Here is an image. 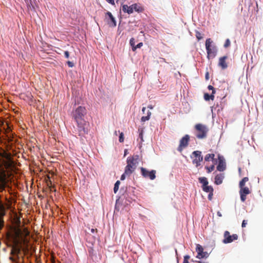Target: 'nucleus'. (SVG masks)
Listing matches in <instances>:
<instances>
[{
	"label": "nucleus",
	"mask_w": 263,
	"mask_h": 263,
	"mask_svg": "<svg viewBox=\"0 0 263 263\" xmlns=\"http://www.w3.org/2000/svg\"><path fill=\"white\" fill-rule=\"evenodd\" d=\"M139 156L134 155L128 157L127 159V165L125 168V174L130 176L136 170L138 163Z\"/></svg>",
	"instance_id": "nucleus-1"
},
{
	"label": "nucleus",
	"mask_w": 263,
	"mask_h": 263,
	"mask_svg": "<svg viewBox=\"0 0 263 263\" xmlns=\"http://www.w3.org/2000/svg\"><path fill=\"white\" fill-rule=\"evenodd\" d=\"M208 132L209 128L204 124L198 123L194 126V134L198 139H205Z\"/></svg>",
	"instance_id": "nucleus-2"
},
{
	"label": "nucleus",
	"mask_w": 263,
	"mask_h": 263,
	"mask_svg": "<svg viewBox=\"0 0 263 263\" xmlns=\"http://www.w3.org/2000/svg\"><path fill=\"white\" fill-rule=\"evenodd\" d=\"M77 127H74L76 134H78L81 138L84 137L88 134L87 123L86 121L77 122Z\"/></svg>",
	"instance_id": "nucleus-3"
},
{
	"label": "nucleus",
	"mask_w": 263,
	"mask_h": 263,
	"mask_svg": "<svg viewBox=\"0 0 263 263\" xmlns=\"http://www.w3.org/2000/svg\"><path fill=\"white\" fill-rule=\"evenodd\" d=\"M86 114V109L84 107L79 106L72 112V118L75 122L85 121L84 119V116Z\"/></svg>",
	"instance_id": "nucleus-4"
},
{
	"label": "nucleus",
	"mask_w": 263,
	"mask_h": 263,
	"mask_svg": "<svg viewBox=\"0 0 263 263\" xmlns=\"http://www.w3.org/2000/svg\"><path fill=\"white\" fill-rule=\"evenodd\" d=\"M213 41L211 39H206L205 41V48L207 52V58L210 59L211 58H214L217 53V49L215 46L212 45Z\"/></svg>",
	"instance_id": "nucleus-5"
},
{
	"label": "nucleus",
	"mask_w": 263,
	"mask_h": 263,
	"mask_svg": "<svg viewBox=\"0 0 263 263\" xmlns=\"http://www.w3.org/2000/svg\"><path fill=\"white\" fill-rule=\"evenodd\" d=\"M192 159V163L198 167L201 165V162L203 161V156L201 155V152L199 151H194L191 156Z\"/></svg>",
	"instance_id": "nucleus-6"
},
{
	"label": "nucleus",
	"mask_w": 263,
	"mask_h": 263,
	"mask_svg": "<svg viewBox=\"0 0 263 263\" xmlns=\"http://www.w3.org/2000/svg\"><path fill=\"white\" fill-rule=\"evenodd\" d=\"M190 136L189 135H185L180 140L179 145L177 148L178 151L182 152L183 149L188 146Z\"/></svg>",
	"instance_id": "nucleus-7"
},
{
	"label": "nucleus",
	"mask_w": 263,
	"mask_h": 263,
	"mask_svg": "<svg viewBox=\"0 0 263 263\" xmlns=\"http://www.w3.org/2000/svg\"><path fill=\"white\" fill-rule=\"evenodd\" d=\"M224 239L222 242L224 243H229L233 242L234 240H237L238 236L237 234H234L232 235L229 231H226L224 233Z\"/></svg>",
	"instance_id": "nucleus-8"
},
{
	"label": "nucleus",
	"mask_w": 263,
	"mask_h": 263,
	"mask_svg": "<svg viewBox=\"0 0 263 263\" xmlns=\"http://www.w3.org/2000/svg\"><path fill=\"white\" fill-rule=\"evenodd\" d=\"M140 169L141 174L143 177L148 178L151 180H154L156 178V172L155 170L149 171L144 167H141Z\"/></svg>",
	"instance_id": "nucleus-9"
},
{
	"label": "nucleus",
	"mask_w": 263,
	"mask_h": 263,
	"mask_svg": "<svg viewBox=\"0 0 263 263\" xmlns=\"http://www.w3.org/2000/svg\"><path fill=\"white\" fill-rule=\"evenodd\" d=\"M105 21L110 27H115L117 25L115 17L109 11L105 13Z\"/></svg>",
	"instance_id": "nucleus-10"
},
{
	"label": "nucleus",
	"mask_w": 263,
	"mask_h": 263,
	"mask_svg": "<svg viewBox=\"0 0 263 263\" xmlns=\"http://www.w3.org/2000/svg\"><path fill=\"white\" fill-rule=\"evenodd\" d=\"M239 188L240 200L242 202H245L247 199V195L251 193V191L249 187L247 186L239 187Z\"/></svg>",
	"instance_id": "nucleus-11"
},
{
	"label": "nucleus",
	"mask_w": 263,
	"mask_h": 263,
	"mask_svg": "<svg viewBox=\"0 0 263 263\" xmlns=\"http://www.w3.org/2000/svg\"><path fill=\"white\" fill-rule=\"evenodd\" d=\"M196 251L197 252V258L201 259L202 258H206L209 256L208 253L206 252L203 251L202 247L199 244L196 245Z\"/></svg>",
	"instance_id": "nucleus-12"
},
{
	"label": "nucleus",
	"mask_w": 263,
	"mask_h": 263,
	"mask_svg": "<svg viewBox=\"0 0 263 263\" xmlns=\"http://www.w3.org/2000/svg\"><path fill=\"white\" fill-rule=\"evenodd\" d=\"M218 164L217 166V170L220 172H223L226 168V164L223 157L220 155H218Z\"/></svg>",
	"instance_id": "nucleus-13"
},
{
	"label": "nucleus",
	"mask_w": 263,
	"mask_h": 263,
	"mask_svg": "<svg viewBox=\"0 0 263 263\" xmlns=\"http://www.w3.org/2000/svg\"><path fill=\"white\" fill-rule=\"evenodd\" d=\"M227 59V56H223L222 57H220L219 59L218 66L222 69H225L228 67V65L226 62Z\"/></svg>",
	"instance_id": "nucleus-14"
},
{
	"label": "nucleus",
	"mask_w": 263,
	"mask_h": 263,
	"mask_svg": "<svg viewBox=\"0 0 263 263\" xmlns=\"http://www.w3.org/2000/svg\"><path fill=\"white\" fill-rule=\"evenodd\" d=\"M122 10L124 12H126L129 14H132L134 12V8L133 7V5L129 6L127 5H123Z\"/></svg>",
	"instance_id": "nucleus-15"
},
{
	"label": "nucleus",
	"mask_w": 263,
	"mask_h": 263,
	"mask_svg": "<svg viewBox=\"0 0 263 263\" xmlns=\"http://www.w3.org/2000/svg\"><path fill=\"white\" fill-rule=\"evenodd\" d=\"M224 176L223 174H218L215 177V183L219 185L222 183Z\"/></svg>",
	"instance_id": "nucleus-16"
},
{
	"label": "nucleus",
	"mask_w": 263,
	"mask_h": 263,
	"mask_svg": "<svg viewBox=\"0 0 263 263\" xmlns=\"http://www.w3.org/2000/svg\"><path fill=\"white\" fill-rule=\"evenodd\" d=\"M133 7L134 8V10L138 13L142 12L144 11V8L140 4H133Z\"/></svg>",
	"instance_id": "nucleus-17"
},
{
	"label": "nucleus",
	"mask_w": 263,
	"mask_h": 263,
	"mask_svg": "<svg viewBox=\"0 0 263 263\" xmlns=\"http://www.w3.org/2000/svg\"><path fill=\"white\" fill-rule=\"evenodd\" d=\"M86 239L91 245H93L96 240L95 237L93 236H91V234H88L86 235Z\"/></svg>",
	"instance_id": "nucleus-18"
},
{
	"label": "nucleus",
	"mask_w": 263,
	"mask_h": 263,
	"mask_svg": "<svg viewBox=\"0 0 263 263\" xmlns=\"http://www.w3.org/2000/svg\"><path fill=\"white\" fill-rule=\"evenodd\" d=\"M151 115V112L149 110H147L146 112V116L142 117L141 119V121L144 122H145L146 121L149 120Z\"/></svg>",
	"instance_id": "nucleus-19"
},
{
	"label": "nucleus",
	"mask_w": 263,
	"mask_h": 263,
	"mask_svg": "<svg viewBox=\"0 0 263 263\" xmlns=\"http://www.w3.org/2000/svg\"><path fill=\"white\" fill-rule=\"evenodd\" d=\"M215 154H208L204 157L205 161H210V160H214Z\"/></svg>",
	"instance_id": "nucleus-20"
},
{
	"label": "nucleus",
	"mask_w": 263,
	"mask_h": 263,
	"mask_svg": "<svg viewBox=\"0 0 263 263\" xmlns=\"http://www.w3.org/2000/svg\"><path fill=\"white\" fill-rule=\"evenodd\" d=\"M204 99L205 101H209L210 100H214V94L212 93L210 95L208 93H205L204 94Z\"/></svg>",
	"instance_id": "nucleus-21"
},
{
	"label": "nucleus",
	"mask_w": 263,
	"mask_h": 263,
	"mask_svg": "<svg viewBox=\"0 0 263 263\" xmlns=\"http://www.w3.org/2000/svg\"><path fill=\"white\" fill-rule=\"evenodd\" d=\"M199 181L200 183L202 184V186H206V185H208V181L205 177H200L199 178Z\"/></svg>",
	"instance_id": "nucleus-22"
},
{
	"label": "nucleus",
	"mask_w": 263,
	"mask_h": 263,
	"mask_svg": "<svg viewBox=\"0 0 263 263\" xmlns=\"http://www.w3.org/2000/svg\"><path fill=\"white\" fill-rule=\"evenodd\" d=\"M202 190L203 191L206 193L213 192V189L212 186L206 185V186H202Z\"/></svg>",
	"instance_id": "nucleus-23"
},
{
	"label": "nucleus",
	"mask_w": 263,
	"mask_h": 263,
	"mask_svg": "<svg viewBox=\"0 0 263 263\" xmlns=\"http://www.w3.org/2000/svg\"><path fill=\"white\" fill-rule=\"evenodd\" d=\"M249 181V178L248 177H244L239 183V187H243L245 186V184L247 182Z\"/></svg>",
	"instance_id": "nucleus-24"
},
{
	"label": "nucleus",
	"mask_w": 263,
	"mask_h": 263,
	"mask_svg": "<svg viewBox=\"0 0 263 263\" xmlns=\"http://www.w3.org/2000/svg\"><path fill=\"white\" fill-rule=\"evenodd\" d=\"M195 36L198 41L203 38L202 34L198 31H195Z\"/></svg>",
	"instance_id": "nucleus-25"
},
{
	"label": "nucleus",
	"mask_w": 263,
	"mask_h": 263,
	"mask_svg": "<svg viewBox=\"0 0 263 263\" xmlns=\"http://www.w3.org/2000/svg\"><path fill=\"white\" fill-rule=\"evenodd\" d=\"M120 184V181L118 180L115 184L114 191L115 193H116L119 190V186Z\"/></svg>",
	"instance_id": "nucleus-26"
},
{
	"label": "nucleus",
	"mask_w": 263,
	"mask_h": 263,
	"mask_svg": "<svg viewBox=\"0 0 263 263\" xmlns=\"http://www.w3.org/2000/svg\"><path fill=\"white\" fill-rule=\"evenodd\" d=\"M205 168L207 170V172L208 173H211V172H212L214 170L215 166H214V165H212L210 167L206 166Z\"/></svg>",
	"instance_id": "nucleus-27"
},
{
	"label": "nucleus",
	"mask_w": 263,
	"mask_h": 263,
	"mask_svg": "<svg viewBox=\"0 0 263 263\" xmlns=\"http://www.w3.org/2000/svg\"><path fill=\"white\" fill-rule=\"evenodd\" d=\"M143 46L142 42L138 43L135 47L133 48V51H135L137 48H140Z\"/></svg>",
	"instance_id": "nucleus-28"
},
{
	"label": "nucleus",
	"mask_w": 263,
	"mask_h": 263,
	"mask_svg": "<svg viewBox=\"0 0 263 263\" xmlns=\"http://www.w3.org/2000/svg\"><path fill=\"white\" fill-rule=\"evenodd\" d=\"M129 44H130V46L132 47V49H133V48L135 47V41L134 38L130 39V41H129Z\"/></svg>",
	"instance_id": "nucleus-29"
},
{
	"label": "nucleus",
	"mask_w": 263,
	"mask_h": 263,
	"mask_svg": "<svg viewBox=\"0 0 263 263\" xmlns=\"http://www.w3.org/2000/svg\"><path fill=\"white\" fill-rule=\"evenodd\" d=\"M190 256L185 255L184 256L183 263H189V259H190Z\"/></svg>",
	"instance_id": "nucleus-30"
},
{
	"label": "nucleus",
	"mask_w": 263,
	"mask_h": 263,
	"mask_svg": "<svg viewBox=\"0 0 263 263\" xmlns=\"http://www.w3.org/2000/svg\"><path fill=\"white\" fill-rule=\"evenodd\" d=\"M230 44H231V43H230V41L229 39H227L226 42H225V43L224 44V47L225 48H227L229 46H230Z\"/></svg>",
	"instance_id": "nucleus-31"
},
{
	"label": "nucleus",
	"mask_w": 263,
	"mask_h": 263,
	"mask_svg": "<svg viewBox=\"0 0 263 263\" xmlns=\"http://www.w3.org/2000/svg\"><path fill=\"white\" fill-rule=\"evenodd\" d=\"M124 135L123 133H121L119 136V141L120 142H123L124 141Z\"/></svg>",
	"instance_id": "nucleus-32"
},
{
	"label": "nucleus",
	"mask_w": 263,
	"mask_h": 263,
	"mask_svg": "<svg viewBox=\"0 0 263 263\" xmlns=\"http://www.w3.org/2000/svg\"><path fill=\"white\" fill-rule=\"evenodd\" d=\"M208 88L209 90H212V93H213V94L215 93V90L214 88L212 85H209Z\"/></svg>",
	"instance_id": "nucleus-33"
},
{
	"label": "nucleus",
	"mask_w": 263,
	"mask_h": 263,
	"mask_svg": "<svg viewBox=\"0 0 263 263\" xmlns=\"http://www.w3.org/2000/svg\"><path fill=\"white\" fill-rule=\"evenodd\" d=\"M126 176H127V174H125V170L124 173L121 176V180H124L125 179Z\"/></svg>",
	"instance_id": "nucleus-34"
},
{
	"label": "nucleus",
	"mask_w": 263,
	"mask_h": 263,
	"mask_svg": "<svg viewBox=\"0 0 263 263\" xmlns=\"http://www.w3.org/2000/svg\"><path fill=\"white\" fill-rule=\"evenodd\" d=\"M67 64L68 65V66L69 67H73L74 66V64L73 63H72V62H70L69 61H67Z\"/></svg>",
	"instance_id": "nucleus-35"
},
{
	"label": "nucleus",
	"mask_w": 263,
	"mask_h": 263,
	"mask_svg": "<svg viewBox=\"0 0 263 263\" xmlns=\"http://www.w3.org/2000/svg\"><path fill=\"white\" fill-rule=\"evenodd\" d=\"M247 224V221L246 220H243L242 221V224H241V227L242 228H245L246 227V225Z\"/></svg>",
	"instance_id": "nucleus-36"
},
{
	"label": "nucleus",
	"mask_w": 263,
	"mask_h": 263,
	"mask_svg": "<svg viewBox=\"0 0 263 263\" xmlns=\"http://www.w3.org/2000/svg\"><path fill=\"white\" fill-rule=\"evenodd\" d=\"M213 192H210L209 193V194L208 195V199L210 200H211L212 199L213 195Z\"/></svg>",
	"instance_id": "nucleus-37"
},
{
	"label": "nucleus",
	"mask_w": 263,
	"mask_h": 263,
	"mask_svg": "<svg viewBox=\"0 0 263 263\" xmlns=\"http://www.w3.org/2000/svg\"><path fill=\"white\" fill-rule=\"evenodd\" d=\"M64 55L66 58L68 59L69 58V53L68 51H65L64 52Z\"/></svg>",
	"instance_id": "nucleus-38"
},
{
	"label": "nucleus",
	"mask_w": 263,
	"mask_h": 263,
	"mask_svg": "<svg viewBox=\"0 0 263 263\" xmlns=\"http://www.w3.org/2000/svg\"><path fill=\"white\" fill-rule=\"evenodd\" d=\"M139 137L141 139V141H143V130H141L139 133Z\"/></svg>",
	"instance_id": "nucleus-39"
},
{
	"label": "nucleus",
	"mask_w": 263,
	"mask_h": 263,
	"mask_svg": "<svg viewBox=\"0 0 263 263\" xmlns=\"http://www.w3.org/2000/svg\"><path fill=\"white\" fill-rule=\"evenodd\" d=\"M20 249H14L12 251V253H14V252L15 253H18L20 252Z\"/></svg>",
	"instance_id": "nucleus-40"
},
{
	"label": "nucleus",
	"mask_w": 263,
	"mask_h": 263,
	"mask_svg": "<svg viewBox=\"0 0 263 263\" xmlns=\"http://www.w3.org/2000/svg\"><path fill=\"white\" fill-rule=\"evenodd\" d=\"M108 3L111 5H115L114 0H106Z\"/></svg>",
	"instance_id": "nucleus-41"
},
{
	"label": "nucleus",
	"mask_w": 263,
	"mask_h": 263,
	"mask_svg": "<svg viewBox=\"0 0 263 263\" xmlns=\"http://www.w3.org/2000/svg\"><path fill=\"white\" fill-rule=\"evenodd\" d=\"M90 231L92 233H97V229H93L92 228L90 230Z\"/></svg>",
	"instance_id": "nucleus-42"
},
{
	"label": "nucleus",
	"mask_w": 263,
	"mask_h": 263,
	"mask_svg": "<svg viewBox=\"0 0 263 263\" xmlns=\"http://www.w3.org/2000/svg\"><path fill=\"white\" fill-rule=\"evenodd\" d=\"M145 110H146V107H143L142 108V112H143V114H144V113H145Z\"/></svg>",
	"instance_id": "nucleus-43"
},
{
	"label": "nucleus",
	"mask_w": 263,
	"mask_h": 263,
	"mask_svg": "<svg viewBox=\"0 0 263 263\" xmlns=\"http://www.w3.org/2000/svg\"><path fill=\"white\" fill-rule=\"evenodd\" d=\"M148 108L151 109H152L153 108V107L152 106V105H149L148 106Z\"/></svg>",
	"instance_id": "nucleus-44"
},
{
	"label": "nucleus",
	"mask_w": 263,
	"mask_h": 263,
	"mask_svg": "<svg viewBox=\"0 0 263 263\" xmlns=\"http://www.w3.org/2000/svg\"><path fill=\"white\" fill-rule=\"evenodd\" d=\"M217 215H218L219 216H221V214L219 212H218L217 213Z\"/></svg>",
	"instance_id": "nucleus-45"
},
{
	"label": "nucleus",
	"mask_w": 263,
	"mask_h": 263,
	"mask_svg": "<svg viewBox=\"0 0 263 263\" xmlns=\"http://www.w3.org/2000/svg\"><path fill=\"white\" fill-rule=\"evenodd\" d=\"M209 77V74H208V73H206V79H209V77Z\"/></svg>",
	"instance_id": "nucleus-46"
},
{
	"label": "nucleus",
	"mask_w": 263,
	"mask_h": 263,
	"mask_svg": "<svg viewBox=\"0 0 263 263\" xmlns=\"http://www.w3.org/2000/svg\"><path fill=\"white\" fill-rule=\"evenodd\" d=\"M197 263H205V262H202V261H197Z\"/></svg>",
	"instance_id": "nucleus-47"
},
{
	"label": "nucleus",
	"mask_w": 263,
	"mask_h": 263,
	"mask_svg": "<svg viewBox=\"0 0 263 263\" xmlns=\"http://www.w3.org/2000/svg\"><path fill=\"white\" fill-rule=\"evenodd\" d=\"M125 154H127L126 150L124 152Z\"/></svg>",
	"instance_id": "nucleus-48"
},
{
	"label": "nucleus",
	"mask_w": 263,
	"mask_h": 263,
	"mask_svg": "<svg viewBox=\"0 0 263 263\" xmlns=\"http://www.w3.org/2000/svg\"><path fill=\"white\" fill-rule=\"evenodd\" d=\"M125 154H127L126 150L124 152Z\"/></svg>",
	"instance_id": "nucleus-49"
}]
</instances>
